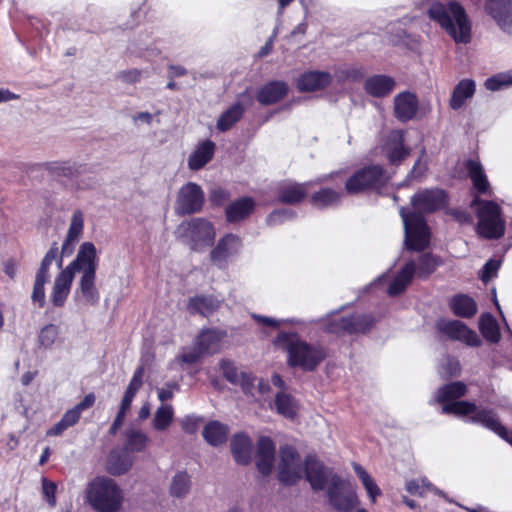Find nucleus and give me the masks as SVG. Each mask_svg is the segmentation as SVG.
Masks as SVG:
<instances>
[{
	"label": "nucleus",
	"mask_w": 512,
	"mask_h": 512,
	"mask_svg": "<svg viewBox=\"0 0 512 512\" xmlns=\"http://www.w3.org/2000/svg\"><path fill=\"white\" fill-rule=\"evenodd\" d=\"M205 194L200 185L187 182L178 191L175 212L179 216L191 215L202 211Z\"/></svg>",
	"instance_id": "nucleus-10"
},
{
	"label": "nucleus",
	"mask_w": 512,
	"mask_h": 512,
	"mask_svg": "<svg viewBox=\"0 0 512 512\" xmlns=\"http://www.w3.org/2000/svg\"><path fill=\"white\" fill-rule=\"evenodd\" d=\"M84 228V216L80 210H76L71 219L70 227L67 236L62 245V254L71 253L73 244L81 236Z\"/></svg>",
	"instance_id": "nucleus-35"
},
{
	"label": "nucleus",
	"mask_w": 512,
	"mask_h": 512,
	"mask_svg": "<svg viewBox=\"0 0 512 512\" xmlns=\"http://www.w3.org/2000/svg\"><path fill=\"white\" fill-rule=\"evenodd\" d=\"M275 406L279 414L288 419H294L297 415V407L291 395L278 392L275 397Z\"/></svg>",
	"instance_id": "nucleus-45"
},
{
	"label": "nucleus",
	"mask_w": 512,
	"mask_h": 512,
	"mask_svg": "<svg viewBox=\"0 0 512 512\" xmlns=\"http://www.w3.org/2000/svg\"><path fill=\"white\" fill-rule=\"evenodd\" d=\"M289 92L285 81L272 80L265 83L256 93V100L264 106L276 104L283 100Z\"/></svg>",
	"instance_id": "nucleus-21"
},
{
	"label": "nucleus",
	"mask_w": 512,
	"mask_h": 512,
	"mask_svg": "<svg viewBox=\"0 0 512 512\" xmlns=\"http://www.w3.org/2000/svg\"><path fill=\"white\" fill-rule=\"evenodd\" d=\"M190 476L187 472H178L172 479L170 493L175 497H183L190 489Z\"/></svg>",
	"instance_id": "nucleus-49"
},
{
	"label": "nucleus",
	"mask_w": 512,
	"mask_h": 512,
	"mask_svg": "<svg viewBox=\"0 0 512 512\" xmlns=\"http://www.w3.org/2000/svg\"><path fill=\"white\" fill-rule=\"evenodd\" d=\"M179 238L184 239L190 249L195 252L213 246L216 237L214 224L201 217L183 221L177 228Z\"/></svg>",
	"instance_id": "nucleus-7"
},
{
	"label": "nucleus",
	"mask_w": 512,
	"mask_h": 512,
	"mask_svg": "<svg viewBox=\"0 0 512 512\" xmlns=\"http://www.w3.org/2000/svg\"><path fill=\"white\" fill-rule=\"evenodd\" d=\"M202 419L194 416H186L181 420V428L187 434L197 433Z\"/></svg>",
	"instance_id": "nucleus-63"
},
{
	"label": "nucleus",
	"mask_w": 512,
	"mask_h": 512,
	"mask_svg": "<svg viewBox=\"0 0 512 512\" xmlns=\"http://www.w3.org/2000/svg\"><path fill=\"white\" fill-rule=\"evenodd\" d=\"M173 420V410L171 406H161L157 409L153 427L158 431H163L169 427Z\"/></svg>",
	"instance_id": "nucleus-50"
},
{
	"label": "nucleus",
	"mask_w": 512,
	"mask_h": 512,
	"mask_svg": "<svg viewBox=\"0 0 512 512\" xmlns=\"http://www.w3.org/2000/svg\"><path fill=\"white\" fill-rule=\"evenodd\" d=\"M448 304L450 310L457 317L472 318L477 313L476 301L467 294L454 295Z\"/></svg>",
	"instance_id": "nucleus-29"
},
{
	"label": "nucleus",
	"mask_w": 512,
	"mask_h": 512,
	"mask_svg": "<svg viewBox=\"0 0 512 512\" xmlns=\"http://www.w3.org/2000/svg\"><path fill=\"white\" fill-rule=\"evenodd\" d=\"M224 331L213 329L202 330L194 340V343L207 355L216 352L219 343L225 336Z\"/></svg>",
	"instance_id": "nucleus-34"
},
{
	"label": "nucleus",
	"mask_w": 512,
	"mask_h": 512,
	"mask_svg": "<svg viewBox=\"0 0 512 512\" xmlns=\"http://www.w3.org/2000/svg\"><path fill=\"white\" fill-rule=\"evenodd\" d=\"M416 273L420 279H428L429 276L436 270L440 265L439 257L432 255L431 253H424L415 262Z\"/></svg>",
	"instance_id": "nucleus-43"
},
{
	"label": "nucleus",
	"mask_w": 512,
	"mask_h": 512,
	"mask_svg": "<svg viewBox=\"0 0 512 512\" xmlns=\"http://www.w3.org/2000/svg\"><path fill=\"white\" fill-rule=\"evenodd\" d=\"M273 345L286 352V363L290 368L313 372L327 358L324 346L304 340L299 333L280 330L273 339Z\"/></svg>",
	"instance_id": "nucleus-2"
},
{
	"label": "nucleus",
	"mask_w": 512,
	"mask_h": 512,
	"mask_svg": "<svg viewBox=\"0 0 512 512\" xmlns=\"http://www.w3.org/2000/svg\"><path fill=\"white\" fill-rule=\"evenodd\" d=\"M466 393V384L461 381H454L438 388L436 392V401L443 407L448 403H453L464 397Z\"/></svg>",
	"instance_id": "nucleus-31"
},
{
	"label": "nucleus",
	"mask_w": 512,
	"mask_h": 512,
	"mask_svg": "<svg viewBox=\"0 0 512 512\" xmlns=\"http://www.w3.org/2000/svg\"><path fill=\"white\" fill-rule=\"evenodd\" d=\"M469 419L472 423L479 424L492 431L512 446V430H508L504 425H502L493 409L477 407L474 415L470 416Z\"/></svg>",
	"instance_id": "nucleus-14"
},
{
	"label": "nucleus",
	"mask_w": 512,
	"mask_h": 512,
	"mask_svg": "<svg viewBox=\"0 0 512 512\" xmlns=\"http://www.w3.org/2000/svg\"><path fill=\"white\" fill-rule=\"evenodd\" d=\"M126 440L123 449L129 454L145 450L149 438L140 430L128 429L125 432Z\"/></svg>",
	"instance_id": "nucleus-41"
},
{
	"label": "nucleus",
	"mask_w": 512,
	"mask_h": 512,
	"mask_svg": "<svg viewBox=\"0 0 512 512\" xmlns=\"http://www.w3.org/2000/svg\"><path fill=\"white\" fill-rule=\"evenodd\" d=\"M449 202V195L446 190L435 188H424L417 191L411 197V205L416 213L431 214L444 209Z\"/></svg>",
	"instance_id": "nucleus-11"
},
{
	"label": "nucleus",
	"mask_w": 512,
	"mask_h": 512,
	"mask_svg": "<svg viewBox=\"0 0 512 512\" xmlns=\"http://www.w3.org/2000/svg\"><path fill=\"white\" fill-rule=\"evenodd\" d=\"M332 81L333 77L329 72L310 70L299 75L295 86L301 93L316 92L329 87Z\"/></svg>",
	"instance_id": "nucleus-16"
},
{
	"label": "nucleus",
	"mask_w": 512,
	"mask_h": 512,
	"mask_svg": "<svg viewBox=\"0 0 512 512\" xmlns=\"http://www.w3.org/2000/svg\"><path fill=\"white\" fill-rule=\"evenodd\" d=\"M311 182H287L277 188V202L284 205H298L309 194Z\"/></svg>",
	"instance_id": "nucleus-18"
},
{
	"label": "nucleus",
	"mask_w": 512,
	"mask_h": 512,
	"mask_svg": "<svg viewBox=\"0 0 512 512\" xmlns=\"http://www.w3.org/2000/svg\"><path fill=\"white\" fill-rule=\"evenodd\" d=\"M228 426L219 421L208 422L203 429V437L212 446H219L227 441Z\"/></svg>",
	"instance_id": "nucleus-38"
},
{
	"label": "nucleus",
	"mask_w": 512,
	"mask_h": 512,
	"mask_svg": "<svg viewBox=\"0 0 512 512\" xmlns=\"http://www.w3.org/2000/svg\"><path fill=\"white\" fill-rule=\"evenodd\" d=\"M215 152V143L211 140H205L199 143L196 149L190 154L188 158V167L192 171L202 169L209 163Z\"/></svg>",
	"instance_id": "nucleus-28"
},
{
	"label": "nucleus",
	"mask_w": 512,
	"mask_h": 512,
	"mask_svg": "<svg viewBox=\"0 0 512 512\" xmlns=\"http://www.w3.org/2000/svg\"><path fill=\"white\" fill-rule=\"evenodd\" d=\"M354 470L361 480L363 486L365 487L369 497L371 498L372 502H375L376 497L381 494L380 488L377 486V484L374 482V480L371 478V476L367 473V471L359 464L354 465Z\"/></svg>",
	"instance_id": "nucleus-48"
},
{
	"label": "nucleus",
	"mask_w": 512,
	"mask_h": 512,
	"mask_svg": "<svg viewBox=\"0 0 512 512\" xmlns=\"http://www.w3.org/2000/svg\"><path fill=\"white\" fill-rule=\"evenodd\" d=\"M395 80L387 75H373L366 79L364 89L367 94L382 98L388 96L395 87Z\"/></svg>",
	"instance_id": "nucleus-27"
},
{
	"label": "nucleus",
	"mask_w": 512,
	"mask_h": 512,
	"mask_svg": "<svg viewBox=\"0 0 512 512\" xmlns=\"http://www.w3.org/2000/svg\"><path fill=\"white\" fill-rule=\"evenodd\" d=\"M400 213L404 221L407 248L424 251L430 243V230L424 216L416 212L405 213V208H401Z\"/></svg>",
	"instance_id": "nucleus-8"
},
{
	"label": "nucleus",
	"mask_w": 512,
	"mask_h": 512,
	"mask_svg": "<svg viewBox=\"0 0 512 512\" xmlns=\"http://www.w3.org/2000/svg\"><path fill=\"white\" fill-rule=\"evenodd\" d=\"M221 301L214 295L198 294L190 297L186 309L191 315L208 318L220 307Z\"/></svg>",
	"instance_id": "nucleus-23"
},
{
	"label": "nucleus",
	"mask_w": 512,
	"mask_h": 512,
	"mask_svg": "<svg viewBox=\"0 0 512 512\" xmlns=\"http://www.w3.org/2000/svg\"><path fill=\"white\" fill-rule=\"evenodd\" d=\"M220 369L222 371L224 378L228 382L234 385L238 384L240 373H238V368L231 360L223 359L220 362Z\"/></svg>",
	"instance_id": "nucleus-57"
},
{
	"label": "nucleus",
	"mask_w": 512,
	"mask_h": 512,
	"mask_svg": "<svg viewBox=\"0 0 512 512\" xmlns=\"http://www.w3.org/2000/svg\"><path fill=\"white\" fill-rule=\"evenodd\" d=\"M341 192L330 187H324L311 194L309 202L313 207L324 209L329 206L338 204L341 199Z\"/></svg>",
	"instance_id": "nucleus-39"
},
{
	"label": "nucleus",
	"mask_w": 512,
	"mask_h": 512,
	"mask_svg": "<svg viewBox=\"0 0 512 512\" xmlns=\"http://www.w3.org/2000/svg\"><path fill=\"white\" fill-rule=\"evenodd\" d=\"M256 377L250 372H241L237 385L241 386L242 391L246 395H253L254 383Z\"/></svg>",
	"instance_id": "nucleus-62"
},
{
	"label": "nucleus",
	"mask_w": 512,
	"mask_h": 512,
	"mask_svg": "<svg viewBox=\"0 0 512 512\" xmlns=\"http://www.w3.org/2000/svg\"><path fill=\"white\" fill-rule=\"evenodd\" d=\"M485 11L503 31L512 34V0H487Z\"/></svg>",
	"instance_id": "nucleus-19"
},
{
	"label": "nucleus",
	"mask_w": 512,
	"mask_h": 512,
	"mask_svg": "<svg viewBox=\"0 0 512 512\" xmlns=\"http://www.w3.org/2000/svg\"><path fill=\"white\" fill-rule=\"evenodd\" d=\"M501 266V261L496 259H489L481 270L480 279L487 283L493 277L497 275V272Z\"/></svg>",
	"instance_id": "nucleus-59"
},
{
	"label": "nucleus",
	"mask_w": 512,
	"mask_h": 512,
	"mask_svg": "<svg viewBox=\"0 0 512 512\" xmlns=\"http://www.w3.org/2000/svg\"><path fill=\"white\" fill-rule=\"evenodd\" d=\"M58 336L57 327L53 323H49L43 327L39 334V344L44 348L50 347Z\"/></svg>",
	"instance_id": "nucleus-56"
},
{
	"label": "nucleus",
	"mask_w": 512,
	"mask_h": 512,
	"mask_svg": "<svg viewBox=\"0 0 512 512\" xmlns=\"http://www.w3.org/2000/svg\"><path fill=\"white\" fill-rule=\"evenodd\" d=\"M73 278L69 271H61L57 276L53 291L52 303L55 306L61 307L64 305L70 291Z\"/></svg>",
	"instance_id": "nucleus-36"
},
{
	"label": "nucleus",
	"mask_w": 512,
	"mask_h": 512,
	"mask_svg": "<svg viewBox=\"0 0 512 512\" xmlns=\"http://www.w3.org/2000/svg\"><path fill=\"white\" fill-rule=\"evenodd\" d=\"M464 167L472 181L473 187L477 190V192L480 194L491 195L492 191L490 188V183L481 163L474 159H468L465 161Z\"/></svg>",
	"instance_id": "nucleus-26"
},
{
	"label": "nucleus",
	"mask_w": 512,
	"mask_h": 512,
	"mask_svg": "<svg viewBox=\"0 0 512 512\" xmlns=\"http://www.w3.org/2000/svg\"><path fill=\"white\" fill-rule=\"evenodd\" d=\"M58 257V245L54 242L48 252L45 254L41 261L40 267L36 273V276H41L46 279L50 278L49 269L54 260Z\"/></svg>",
	"instance_id": "nucleus-51"
},
{
	"label": "nucleus",
	"mask_w": 512,
	"mask_h": 512,
	"mask_svg": "<svg viewBox=\"0 0 512 512\" xmlns=\"http://www.w3.org/2000/svg\"><path fill=\"white\" fill-rule=\"evenodd\" d=\"M302 478V465L298 451L292 445L279 449L278 480L285 486L295 485Z\"/></svg>",
	"instance_id": "nucleus-9"
},
{
	"label": "nucleus",
	"mask_w": 512,
	"mask_h": 512,
	"mask_svg": "<svg viewBox=\"0 0 512 512\" xmlns=\"http://www.w3.org/2000/svg\"><path fill=\"white\" fill-rule=\"evenodd\" d=\"M256 209V202L250 196L240 197L230 202L225 208V218L228 223L236 224L250 218Z\"/></svg>",
	"instance_id": "nucleus-20"
},
{
	"label": "nucleus",
	"mask_w": 512,
	"mask_h": 512,
	"mask_svg": "<svg viewBox=\"0 0 512 512\" xmlns=\"http://www.w3.org/2000/svg\"><path fill=\"white\" fill-rule=\"evenodd\" d=\"M122 498L121 489L108 477H97L87 487V499L98 512H117Z\"/></svg>",
	"instance_id": "nucleus-6"
},
{
	"label": "nucleus",
	"mask_w": 512,
	"mask_h": 512,
	"mask_svg": "<svg viewBox=\"0 0 512 512\" xmlns=\"http://www.w3.org/2000/svg\"><path fill=\"white\" fill-rule=\"evenodd\" d=\"M371 323L372 322H328L325 326V331L339 335L354 334L360 331L363 325Z\"/></svg>",
	"instance_id": "nucleus-47"
},
{
	"label": "nucleus",
	"mask_w": 512,
	"mask_h": 512,
	"mask_svg": "<svg viewBox=\"0 0 512 512\" xmlns=\"http://www.w3.org/2000/svg\"><path fill=\"white\" fill-rule=\"evenodd\" d=\"M97 268L96 247L92 242H84L80 245L76 258L63 271H69L73 278L75 272H81L82 275H96Z\"/></svg>",
	"instance_id": "nucleus-13"
},
{
	"label": "nucleus",
	"mask_w": 512,
	"mask_h": 512,
	"mask_svg": "<svg viewBox=\"0 0 512 512\" xmlns=\"http://www.w3.org/2000/svg\"><path fill=\"white\" fill-rule=\"evenodd\" d=\"M428 16L458 44L471 41V22L464 7L457 1L434 2L428 9Z\"/></svg>",
	"instance_id": "nucleus-3"
},
{
	"label": "nucleus",
	"mask_w": 512,
	"mask_h": 512,
	"mask_svg": "<svg viewBox=\"0 0 512 512\" xmlns=\"http://www.w3.org/2000/svg\"><path fill=\"white\" fill-rule=\"evenodd\" d=\"M255 457L257 470L263 476L270 475L275 459V444L270 437L262 436L258 439Z\"/></svg>",
	"instance_id": "nucleus-22"
},
{
	"label": "nucleus",
	"mask_w": 512,
	"mask_h": 512,
	"mask_svg": "<svg viewBox=\"0 0 512 512\" xmlns=\"http://www.w3.org/2000/svg\"><path fill=\"white\" fill-rule=\"evenodd\" d=\"M418 110V99L411 92H402L395 97L394 114L401 122H407L414 118Z\"/></svg>",
	"instance_id": "nucleus-24"
},
{
	"label": "nucleus",
	"mask_w": 512,
	"mask_h": 512,
	"mask_svg": "<svg viewBox=\"0 0 512 512\" xmlns=\"http://www.w3.org/2000/svg\"><path fill=\"white\" fill-rule=\"evenodd\" d=\"M42 490L43 495L47 503L54 507L56 505V492H57V485L55 482L48 480L47 478H42Z\"/></svg>",
	"instance_id": "nucleus-61"
},
{
	"label": "nucleus",
	"mask_w": 512,
	"mask_h": 512,
	"mask_svg": "<svg viewBox=\"0 0 512 512\" xmlns=\"http://www.w3.org/2000/svg\"><path fill=\"white\" fill-rule=\"evenodd\" d=\"M479 330L482 336L491 343H498L501 338L498 322H479Z\"/></svg>",
	"instance_id": "nucleus-53"
},
{
	"label": "nucleus",
	"mask_w": 512,
	"mask_h": 512,
	"mask_svg": "<svg viewBox=\"0 0 512 512\" xmlns=\"http://www.w3.org/2000/svg\"><path fill=\"white\" fill-rule=\"evenodd\" d=\"M206 354L195 344L191 348H183V353L178 357L180 363L195 364Z\"/></svg>",
	"instance_id": "nucleus-55"
},
{
	"label": "nucleus",
	"mask_w": 512,
	"mask_h": 512,
	"mask_svg": "<svg viewBox=\"0 0 512 512\" xmlns=\"http://www.w3.org/2000/svg\"><path fill=\"white\" fill-rule=\"evenodd\" d=\"M96 275H82L79 282V291L85 301L90 305H97L100 294L95 285Z\"/></svg>",
	"instance_id": "nucleus-42"
},
{
	"label": "nucleus",
	"mask_w": 512,
	"mask_h": 512,
	"mask_svg": "<svg viewBox=\"0 0 512 512\" xmlns=\"http://www.w3.org/2000/svg\"><path fill=\"white\" fill-rule=\"evenodd\" d=\"M304 473L314 491H321L328 484V500L336 510L349 512L358 505V497L352 484L334 473L316 455L308 454L305 457Z\"/></svg>",
	"instance_id": "nucleus-1"
},
{
	"label": "nucleus",
	"mask_w": 512,
	"mask_h": 512,
	"mask_svg": "<svg viewBox=\"0 0 512 512\" xmlns=\"http://www.w3.org/2000/svg\"><path fill=\"white\" fill-rule=\"evenodd\" d=\"M385 156L391 165H400L409 155L411 149L405 146L404 132L393 130L384 145Z\"/></svg>",
	"instance_id": "nucleus-17"
},
{
	"label": "nucleus",
	"mask_w": 512,
	"mask_h": 512,
	"mask_svg": "<svg viewBox=\"0 0 512 512\" xmlns=\"http://www.w3.org/2000/svg\"><path fill=\"white\" fill-rule=\"evenodd\" d=\"M390 176L380 164L365 165L347 178L345 190L349 195L364 193L381 194L387 187Z\"/></svg>",
	"instance_id": "nucleus-4"
},
{
	"label": "nucleus",
	"mask_w": 512,
	"mask_h": 512,
	"mask_svg": "<svg viewBox=\"0 0 512 512\" xmlns=\"http://www.w3.org/2000/svg\"><path fill=\"white\" fill-rule=\"evenodd\" d=\"M437 328L450 340H458L472 347H478L481 344L478 334L469 329L464 322H438Z\"/></svg>",
	"instance_id": "nucleus-15"
},
{
	"label": "nucleus",
	"mask_w": 512,
	"mask_h": 512,
	"mask_svg": "<svg viewBox=\"0 0 512 512\" xmlns=\"http://www.w3.org/2000/svg\"><path fill=\"white\" fill-rule=\"evenodd\" d=\"M243 246V240L234 233H226L219 238L210 251V261L219 269H226L231 257L236 256Z\"/></svg>",
	"instance_id": "nucleus-12"
},
{
	"label": "nucleus",
	"mask_w": 512,
	"mask_h": 512,
	"mask_svg": "<svg viewBox=\"0 0 512 512\" xmlns=\"http://www.w3.org/2000/svg\"><path fill=\"white\" fill-rule=\"evenodd\" d=\"M416 273V265L413 260L408 261L397 275L393 278L387 288V294L390 297H396L401 295L409 284L412 282Z\"/></svg>",
	"instance_id": "nucleus-25"
},
{
	"label": "nucleus",
	"mask_w": 512,
	"mask_h": 512,
	"mask_svg": "<svg viewBox=\"0 0 512 512\" xmlns=\"http://www.w3.org/2000/svg\"><path fill=\"white\" fill-rule=\"evenodd\" d=\"M132 466L131 456L123 449H114L110 452L107 460V471L114 476L125 474Z\"/></svg>",
	"instance_id": "nucleus-33"
},
{
	"label": "nucleus",
	"mask_w": 512,
	"mask_h": 512,
	"mask_svg": "<svg viewBox=\"0 0 512 512\" xmlns=\"http://www.w3.org/2000/svg\"><path fill=\"white\" fill-rule=\"evenodd\" d=\"M231 197L229 190L216 187L210 191L209 200L215 207L223 206Z\"/></svg>",
	"instance_id": "nucleus-60"
},
{
	"label": "nucleus",
	"mask_w": 512,
	"mask_h": 512,
	"mask_svg": "<svg viewBox=\"0 0 512 512\" xmlns=\"http://www.w3.org/2000/svg\"><path fill=\"white\" fill-rule=\"evenodd\" d=\"M144 367L139 366L132 376L130 383L124 393L120 406L126 409H130L133 398L135 397L138 390L141 388L143 383Z\"/></svg>",
	"instance_id": "nucleus-44"
},
{
	"label": "nucleus",
	"mask_w": 512,
	"mask_h": 512,
	"mask_svg": "<svg viewBox=\"0 0 512 512\" xmlns=\"http://www.w3.org/2000/svg\"><path fill=\"white\" fill-rule=\"evenodd\" d=\"M231 451L235 461L242 465H247L251 461L252 441L244 433H238L231 439Z\"/></svg>",
	"instance_id": "nucleus-30"
},
{
	"label": "nucleus",
	"mask_w": 512,
	"mask_h": 512,
	"mask_svg": "<svg viewBox=\"0 0 512 512\" xmlns=\"http://www.w3.org/2000/svg\"><path fill=\"white\" fill-rule=\"evenodd\" d=\"M296 213L290 209L280 208L275 209L266 218L268 226H276L282 224L286 219H293Z\"/></svg>",
	"instance_id": "nucleus-54"
},
{
	"label": "nucleus",
	"mask_w": 512,
	"mask_h": 512,
	"mask_svg": "<svg viewBox=\"0 0 512 512\" xmlns=\"http://www.w3.org/2000/svg\"><path fill=\"white\" fill-rule=\"evenodd\" d=\"M58 257V245L54 242L48 252L45 254L41 261L40 267L36 273V276H41L46 279L50 278L49 269L54 260Z\"/></svg>",
	"instance_id": "nucleus-52"
},
{
	"label": "nucleus",
	"mask_w": 512,
	"mask_h": 512,
	"mask_svg": "<svg viewBox=\"0 0 512 512\" xmlns=\"http://www.w3.org/2000/svg\"><path fill=\"white\" fill-rule=\"evenodd\" d=\"M510 84H512V79L502 80L499 76L490 77L485 81V87L490 91H498Z\"/></svg>",
	"instance_id": "nucleus-64"
},
{
	"label": "nucleus",
	"mask_w": 512,
	"mask_h": 512,
	"mask_svg": "<svg viewBox=\"0 0 512 512\" xmlns=\"http://www.w3.org/2000/svg\"><path fill=\"white\" fill-rule=\"evenodd\" d=\"M245 113V107L241 102H236L225 110L218 118L216 127L221 132L230 130L239 122Z\"/></svg>",
	"instance_id": "nucleus-37"
},
{
	"label": "nucleus",
	"mask_w": 512,
	"mask_h": 512,
	"mask_svg": "<svg viewBox=\"0 0 512 512\" xmlns=\"http://www.w3.org/2000/svg\"><path fill=\"white\" fill-rule=\"evenodd\" d=\"M477 406L474 402L457 400L453 403H448L442 407L443 414H453L457 416H472L474 415Z\"/></svg>",
	"instance_id": "nucleus-46"
},
{
	"label": "nucleus",
	"mask_w": 512,
	"mask_h": 512,
	"mask_svg": "<svg viewBox=\"0 0 512 512\" xmlns=\"http://www.w3.org/2000/svg\"><path fill=\"white\" fill-rule=\"evenodd\" d=\"M476 85L472 79H462L454 87L450 99L449 106L453 110L460 109L465 101L471 98L475 93Z\"/></svg>",
	"instance_id": "nucleus-32"
},
{
	"label": "nucleus",
	"mask_w": 512,
	"mask_h": 512,
	"mask_svg": "<svg viewBox=\"0 0 512 512\" xmlns=\"http://www.w3.org/2000/svg\"><path fill=\"white\" fill-rule=\"evenodd\" d=\"M49 279H46L41 276L35 277L33 292H32V300L34 303H38L39 307H43L45 303V291L44 285Z\"/></svg>",
	"instance_id": "nucleus-58"
},
{
	"label": "nucleus",
	"mask_w": 512,
	"mask_h": 512,
	"mask_svg": "<svg viewBox=\"0 0 512 512\" xmlns=\"http://www.w3.org/2000/svg\"><path fill=\"white\" fill-rule=\"evenodd\" d=\"M476 208L478 223L476 232L485 239H499L505 233V220L502 218L501 207L492 200H484L475 196L470 203Z\"/></svg>",
	"instance_id": "nucleus-5"
},
{
	"label": "nucleus",
	"mask_w": 512,
	"mask_h": 512,
	"mask_svg": "<svg viewBox=\"0 0 512 512\" xmlns=\"http://www.w3.org/2000/svg\"><path fill=\"white\" fill-rule=\"evenodd\" d=\"M39 169L46 170L52 177L60 178H72L80 173V166L71 165L69 162H47L36 165Z\"/></svg>",
	"instance_id": "nucleus-40"
}]
</instances>
